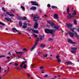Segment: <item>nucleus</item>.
<instances>
[{
	"label": "nucleus",
	"instance_id": "nucleus-16",
	"mask_svg": "<svg viewBox=\"0 0 79 79\" xmlns=\"http://www.w3.org/2000/svg\"><path fill=\"white\" fill-rule=\"evenodd\" d=\"M27 62V61H25V62H23L22 64L20 65V68H23V65L24 64H26V62Z\"/></svg>",
	"mask_w": 79,
	"mask_h": 79
},
{
	"label": "nucleus",
	"instance_id": "nucleus-9",
	"mask_svg": "<svg viewBox=\"0 0 79 79\" xmlns=\"http://www.w3.org/2000/svg\"><path fill=\"white\" fill-rule=\"evenodd\" d=\"M5 19L6 20H7V21H9V22H10V23H13V21L10 18H5Z\"/></svg>",
	"mask_w": 79,
	"mask_h": 79
},
{
	"label": "nucleus",
	"instance_id": "nucleus-53",
	"mask_svg": "<svg viewBox=\"0 0 79 79\" xmlns=\"http://www.w3.org/2000/svg\"><path fill=\"white\" fill-rule=\"evenodd\" d=\"M44 17H45V18H47L48 17V16L47 15H45Z\"/></svg>",
	"mask_w": 79,
	"mask_h": 79
},
{
	"label": "nucleus",
	"instance_id": "nucleus-37",
	"mask_svg": "<svg viewBox=\"0 0 79 79\" xmlns=\"http://www.w3.org/2000/svg\"><path fill=\"white\" fill-rule=\"evenodd\" d=\"M56 59H57V60H58V59H59V58H60V56H59V55H57L56 56Z\"/></svg>",
	"mask_w": 79,
	"mask_h": 79
},
{
	"label": "nucleus",
	"instance_id": "nucleus-57",
	"mask_svg": "<svg viewBox=\"0 0 79 79\" xmlns=\"http://www.w3.org/2000/svg\"><path fill=\"white\" fill-rule=\"evenodd\" d=\"M34 36H35V37H37V35L35 34H34Z\"/></svg>",
	"mask_w": 79,
	"mask_h": 79
},
{
	"label": "nucleus",
	"instance_id": "nucleus-25",
	"mask_svg": "<svg viewBox=\"0 0 79 79\" xmlns=\"http://www.w3.org/2000/svg\"><path fill=\"white\" fill-rule=\"evenodd\" d=\"M44 38V36L41 35H40V40H42Z\"/></svg>",
	"mask_w": 79,
	"mask_h": 79
},
{
	"label": "nucleus",
	"instance_id": "nucleus-31",
	"mask_svg": "<svg viewBox=\"0 0 79 79\" xmlns=\"http://www.w3.org/2000/svg\"><path fill=\"white\" fill-rule=\"evenodd\" d=\"M74 24H77V22L76 21V20H74Z\"/></svg>",
	"mask_w": 79,
	"mask_h": 79
},
{
	"label": "nucleus",
	"instance_id": "nucleus-49",
	"mask_svg": "<svg viewBox=\"0 0 79 79\" xmlns=\"http://www.w3.org/2000/svg\"><path fill=\"white\" fill-rule=\"evenodd\" d=\"M3 15L4 16H7L6 14L5 13H4L3 14Z\"/></svg>",
	"mask_w": 79,
	"mask_h": 79
},
{
	"label": "nucleus",
	"instance_id": "nucleus-28",
	"mask_svg": "<svg viewBox=\"0 0 79 79\" xmlns=\"http://www.w3.org/2000/svg\"><path fill=\"white\" fill-rule=\"evenodd\" d=\"M21 8L23 10V11H25V9L24 8V7H23V6H21Z\"/></svg>",
	"mask_w": 79,
	"mask_h": 79
},
{
	"label": "nucleus",
	"instance_id": "nucleus-29",
	"mask_svg": "<svg viewBox=\"0 0 79 79\" xmlns=\"http://www.w3.org/2000/svg\"><path fill=\"white\" fill-rule=\"evenodd\" d=\"M18 49H20V50H27V49L26 48H24L23 49L22 48V47H20Z\"/></svg>",
	"mask_w": 79,
	"mask_h": 79
},
{
	"label": "nucleus",
	"instance_id": "nucleus-35",
	"mask_svg": "<svg viewBox=\"0 0 79 79\" xmlns=\"http://www.w3.org/2000/svg\"><path fill=\"white\" fill-rule=\"evenodd\" d=\"M48 56V55H47V54H45L43 56L44 57H45V58H47Z\"/></svg>",
	"mask_w": 79,
	"mask_h": 79
},
{
	"label": "nucleus",
	"instance_id": "nucleus-27",
	"mask_svg": "<svg viewBox=\"0 0 79 79\" xmlns=\"http://www.w3.org/2000/svg\"><path fill=\"white\" fill-rule=\"evenodd\" d=\"M21 19H22V17H21L18 16L17 17V19H18V20H20Z\"/></svg>",
	"mask_w": 79,
	"mask_h": 79
},
{
	"label": "nucleus",
	"instance_id": "nucleus-54",
	"mask_svg": "<svg viewBox=\"0 0 79 79\" xmlns=\"http://www.w3.org/2000/svg\"><path fill=\"white\" fill-rule=\"evenodd\" d=\"M44 77H48V75H46Z\"/></svg>",
	"mask_w": 79,
	"mask_h": 79
},
{
	"label": "nucleus",
	"instance_id": "nucleus-56",
	"mask_svg": "<svg viewBox=\"0 0 79 79\" xmlns=\"http://www.w3.org/2000/svg\"><path fill=\"white\" fill-rule=\"evenodd\" d=\"M12 56H14V57H16V56H15V54H13L12 55Z\"/></svg>",
	"mask_w": 79,
	"mask_h": 79
},
{
	"label": "nucleus",
	"instance_id": "nucleus-62",
	"mask_svg": "<svg viewBox=\"0 0 79 79\" xmlns=\"http://www.w3.org/2000/svg\"><path fill=\"white\" fill-rule=\"evenodd\" d=\"M18 34H21L22 33L20 32H19L18 33Z\"/></svg>",
	"mask_w": 79,
	"mask_h": 79
},
{
	"label": "nucleus",
	"instance_id": "nucleus-32",
	"mask_svg": "<svg viewBox=\"0 0 79 79\" xmlns=\"http://www.w3.org/2000/svg\"><path fill=\"white\" fill-rule=\"evenodd\" d=\"M22 27L23 29H26L27 27V26L23 25Z\"/></svg>",
	"mask_w": 79,
	"mask_h": 79
},
{
	"label": "nucleus",
	"instance_id": "nucleus-11",
	"mask_svg": "<svg viewBox=\"0 0 79 79\" xmlns=\"http://www.w3.org/2000/svg\"><path fill=\"white\" fill-rule=\"evenodd\" d=\"M71 14L74 16V15H77V13L76 12V11L75 10H72Z\"/></svg>",
	"mask_w": 79,
	"mask_h": 79
},
{
	"label": "nucleus",
	"instance_id": "nucleus-36",
	"mask_svg": "<svg viewBox=\"0 0 79 79\" xmlns=\"http://www.w3.org/2000/svg\"><path fill=\"white\" fill-rule=\"evenodd\" d=\"M0 24L1 25H2V26H5V24L3 23L2 22H0Z\"/></svg>",
	"mask_w": 79,
	"mask_h": 79
},
{
	"label": "nucleus",
	"instance_id": "nucleus-61",
	"mask_svg": "<svg viewBox=\"0 0 79 79\" xmlns=\"http://www.w3.org/2000/svg\"><path fill=\"white\" fill-rule=\"evenodd\" d=\"M50 48H51V49H53V47H50Z\"/></svg>",
	"mask_w": 79,
	"mask_h": 79
},
{
	"label": "nucleus",
	"instance_id": "nucleus-39",
	"mask_svg": "<svg viewBox=\"0 0 79 79\" xmlns=\"http://www.w3.org/2000/svg\"><path fill=\"white\" fill-rule=\"evenodd\" d=\"M71 50H77V48H71Z\"/></svg>",
	"mask_w": 79,
	"mask_h": 79
},
{
	"label": "nucleus",
	"instance_id": "nucleus-59",
	"mask_svg": "<svg viewBox=\"0 0 79 79\" xmlns=\"http://www.w3.org/2000/svg\"><path fill=\"white\" fill-rule=\"evenodd\" d=\"M38 54H39V53H42V52H37Z\"/></svg>",
	"mask_w": 79,
	"mask_h": 79
},
{
	"label": "nucleus",
	"instance_id": "nucleus-47",
	"mask_svg": "<svg viewBox=\"0 0 79 79\" xmlns=\"http://www.w3.org/2000/svg\"><path fill=\"white\" fill-rule=\"evenodd\" d=\"M23 24L25 26H27V23H26V22L24 23H23Z\"/></svg>",
	"mask_w": 79,
	"mask_h": 79
},
{
	"label": "nucleus",
	"instance_id": "nucleus-46",
	"mask_svg": "<svg viewBox=\"0 0 79 79\" xmlns=\"http://www.w3.org/2000/svg\"><path fill=\"white\" fill-rule=\"evenodd\" d=\"M14 65L16 66H18V64H17V63H15L14 64Z\"/></svg>",
	"mask_w": 79,
	"mask_h": 79
},
{
	"label": "nucleus",
	"instance_id": "nucleus-15",
	"mask_svg": "<svg viewBox=\"0 0 79 79\" xmlns=\"http://www.w3.org/2000/svg\"><path fill=\"white\" fill-rule=\"evenodd\" d=\"M69 35L70 37H74V35H73V33L71 32H69Z\"/></svg>",
	"mask_w": 79,
	"mask_h": 79
},
{
	"label": "nucleus",
	"instance_id": "nucleus-58",
	"mask_svg": "<svg viewBox=\"0 0 79 79\" xmlns=\"http://www.w3.org/2000/svg\"><path fill=\"white\" fill-rule=\"evenodd\" d=\"M50 57H49V58H51V57L52 56V55H50Z\"/></svg>",
	"mask_w": 79,
	"mask_h": 79
},
{
	"label": "nucleus",
	"instance_id": "nucleus-42",
	"mask_svg": "<svg viewBox=\"0 0 79 79\" xmlns=\"http://www.w3.org/2000/svg\"><path fill=\"white\" fill-rule=\"evenodd\" d=\"M47 7H48V8H50V4H48L47 5Z\"/></svg>",
	"mask_w": 79,
	"mask_h": 79
},
{
	"label": "nucleus",
	"instance_id": "nucleus-2",
	"mask_svg": "<svg viewBox=\"0 0 79 79\" xmlns=\"http://www.w3.org/2000/svg\"><path fill=\"white\" fill-rule=\"evenodd\" d=\"M45 32L47 34H50L52 35V37H53V34L54 33V31L52 30H50L49 29H46L45 30Z\"/></svg>",
	"mask_w": 79,
	"mask_h": 79
},
{
	"label": "nucleus",
	"instance_id": "nucleus-50",
	"mask_svg": "<svg viewBox=\"0 0 79 79\" xmlns=\"http://www.w3.org/2000/svg\"><path fill=\"white\" fill-rule=\"evenodd\" d=\"M2 10L3 11H5V9H4V8L2 7Z\"/></svg>",
	"mask_w": 79,
	"mask_h": 79
},
{
	"label": "nucleus",
	"instance_id": "nucleus-21",
	"mask_svg": "<svg viewBox=\"0 0 79 79\" xmlns=\"http://www.w3.org/2000/svg\"><path fill=\"white\" fill-rule=\"evenodd\" d=\"M54 17L56 19H58L59 18L57 14H54Z\"/></svg>",
	"mask_w": 79,
	"mask_h": 79
},
{
	"label": "nucleus",
	"instance_id": "nucleus-7",
	"mask_svg": "<svg viewBox=\"0 0 79 79\" xmlns=\"http://www.w3.org/2000/svg\"><path fill=\"white\" fill-rule=\"evenodd\" d=\"M67 42H69V43L70 44H76V43L73 42L72 41V40H70V39H68L67 40Z\"/></svg>",
	"mask_w": 79,
	"mask_h": 79
},
{
	"label": "nucleus",
	"instance_id": "nucleus-12",
	"mask_svg": "<svg viewBox=\"0 0 79 79\" xmlns=\"http://www.w3.org/2000/svg\"><path fill=\"white\" fill-rule=\"evenodd\" d=\"M54 28L56 29V30L54 31H56V30H58L59 31H60V30H61V29H59V27L58 26H54Z\"/></svg>",
	"mask_w": 79,
	"mask_h": 79
},
{
	"label": "nucleus",
	"instance_id": "nucleus-10",
	"mask_svg": "<svg viewBox=\"0 0 79 79\" xmlns=\"http://www.w3.org/2000/svg\"><path fill=\"white\" fill-rule=\"evenodd\" d=\"M34 27V28H35L36 29L38 27V23H37V21H35Z\"/></svg>",
	"mask_w": 79,
	"mask_h": 79
},
{
	"label": "nucleus",
	"instance_id": "nucleus-41",
	"mask_svg": "<svg viewBox=\"0 0 79 79\" xmlns=\"http://www.w3.org/2000/svg\"><path fill=\"white\" fill-rule=\"evenodd\" d=\"M57 60L59 62V63H61V60L60 59H58Z\"/></svg>",
	"mask_w": 79,
	"mask_h": 79
},
{
	"label": "nucleus",
	"instance_id": "nucleus-55",
	"mask_svg": "<svg viewBox=\"0 0 79 79\" xmlns=\"http://www.w3.org/2000/svg\"><path fill=\"white\" fill-rule=\"evenodd\" d=\"M2 57H5V56H0V58H2Z\"/></svg>",
	"mask_w": 79,
	"mask_h": 79
},
{
	"label": "nucleus",
	"instance_id": "nucleus-13",
	"mask_svg": "<svg viewBox=\"0 0 79 79\" xmlns=\"http://www.w3.org/2000/svg\"><path fill=\"white\" fill-rule=\"evenodd\" d=\"M6 14H7L8 15L10 16H11L12 17H13L14 16V15H13V14H10L9 12H8L6 13Z\"/></svg>",
	"mask_w": 79,
	"mask_h": 79
},
{
	"label": "nucleus",
	"instance_id": "nucleus-40",
	"mask_svg": "<svg viewBox=\"0 0 79 79\" xmlns=\"http://www.w3.org/2000/svg\"><path fill=\"white\" fill-rule=\"evenodd\" d=\"M49 41H52L53 39L52 38H49L48 39Z\"/></svg>",
	"mask_w": 79,
	"mask_h": 79
},
{
	"label": "nucleus",
	"instance_id": "nucleus-3",
	"mask_svg": "<svg viewBox=\"0 0 79 79\" xmlns=\"http://www.w3.org/2000/svg\"><path fill=\"white\" fill-rule=\"evenodd\" d=\"M31 16L32 17H34L33 19V20L34 21H37V19H39V20H40L42 19L40 18V17L38 16V15L37 14H35L33 15L32 14L31 15Z\"/></svg>",
	"mask_w": 79,
	"mask_h": 79
},
{
	"label": "nucleus",
	"instance_id": "nucleus-24",
	"mask_svg": "<svg viewBox=\"0 0 79 79\" xmlns=\"http://www.w3.org/2000/svg\"><path fill=\"white\" fill-rule=\"evenodd\" d=\"M74 29H75V28H72L70 29V30L71 31L73 32H74V33L75 32L74 31Z\"/></svg>",
	"mask_w": 79,
	"mask_h": 79
},
{
	"label": "nucleus",
	"instance_id": "nucleus-20",
	"mask_svg": "<svg viewBox=\"0 0 79 79\" xmlns=\"http://www.w3.org/2000/svg\"><path fill=\"white\" fill-rule=\"evenodd\" d=\"M12 30L14 32H19V31L18 30H17L15 28H13L12 29Z\"/></svg>",
	"mask_w": 79,
	"mask_h": 79
},
{
	"label": "nucleus",
	"instance_id": "nucleus-17",
	"mask_svg": "<svg viewBox=\"0 0 79 79\" xmlns=\"http://www.w3.org/2000/svg\"><path fill=\"white\" fill-rule=\"evenodd\" d=\"M45 47V44H41L40 45V47L41 48H44Z\"/></svg>",
	"mask_w": 79,
	"mask_h": 79
},
{
	"label": "nucleus",
	"instance_id": "nucleus-14",
	"mask_svg": "<svg viewBox=\"0 0 79 79\" xmlns=\"http://www.w3.org/2000/svg\"><path fill=\"white\" fill-rule=\"evenodd\" d=\"M47 23L50 24V26H54V23L52 22V23H51V21H47Z\"/></svg>",
	"mask_w": 79,
	"mask_h": 79
},
{
	"label": "nucleus",
	"instance_id": "nucleus-51",
	"mask_svg": "<svg viewBox=\"0 0 79 79\" xmlns=\"http://www.w3.org/2000/svg\"><path fill=\"white\" fill-rule=\"evenodd\" d=\"M25 34H27V35H28V36H29V34H28V33H27V32H25Z\"/></svg>",
	"mask_w": 79,
	"mask_h": 79
},
{
	"label": "nucleus",
	"instance_id": "nucleus-64",
	"mask_svg": "<svg viewBox=\"0 0 79 79\" xmlns=\"http://www.w3.org/2000/svg\"><path fill=\"white\" fill-rule=\"evenodd\" d=\"M28 26H31V24L30 23H28Z\"/></svg>",
	"mask_w": 79,
	"mask_h": 79
},
{
	"label": "nucleus",
	"instance_id": "nucleus-22",
	"mask_svg": "<svg viewBox=\"0 0 79 79\" xmlns=\"http://www.w3.org/2000/svg\"><path fill=\"white\" fill-rule=\"evenodd\" d=\"M36 7H31L30 8V10H36Z\"/></svg>",
	"mask_w": 79,
	"mask_h": 79
},
{
	"label": "nucleus",
	"instance_id": "nucleus-19",
	"mask_svg": "<svg viewBox=\"0 0 79 79\" xmlns=\"http://www.w3.org/2000/svg\"><path fill=\"white\" fill-rule=\"evenodd\" d=\"M66 26L68 27H72V24H71L67 23Z\"/></svg>",
	"mask_w": 79,
	"mask_h": 79
},
{
	"label": "nucleus",
	"instance_id": "nucleus-60",
	"mask_svg": "<svg viewBox=\"0 0 79 79\" xmlns=\"http://www.w3.org/2000/svg\"><path fill=\"white\" fill-rule=\"evenodd\" d=\"M12 64V62H11L9 64V65H11Z\"/></svg>",
	"mask_w": 79,
	"mask_h": 79
},
{
	"label": "nucleus",
	"instance_id": "nucleus-26",
	"mask_svg": "<svg viewBox=\"0 0 79 79\" xmlns=\"http://www.w3.org/2000/svg\"><path fill=\"white\" fill-rule=\"evenodd\" d=\"M51 8H52V9H54V8H56H56H57V7L56 6H52Z\"/></svg>",
	"mask_w": 79,
	"mask_h": 79
},
{
	"label": "nucleus",
	"instance_id": "nucleus-4",
	"mask_svg": "<svg viewBox=\"0 0 79 79\" xmlns=\"http://www.w3.org/2000/svg\"><path fill=\"white\" fill-rule=\"evenodd\" d=\"M39 38H37V40H36V41L34 45L31 48V50H34V49L35 48L36 46L37 45V44H38V43L39 42Z\"/></svg>",
	"mask_w": 79,
	"mask_h": 79
},
{
	"label": "nucleus",
	"instance_id": "nucleus-33",
	"mask_svg": "<svg viewBox=\"0 0 79 79\" xmlns=\"http://www.w3.org/2000/svg\"><path fill=\"white\" fill-rule=\"evenodd\" d=\"M23 68L26 69L27 68V65H26V64H25L24 65L23 67Z\"/></svg>",
	"mask_w": 79,
	"mask_h": 79
},
{
	"label": "nucleus",
	"instance_id": "nucleus-5",
	"mask_svg": "<svg viewBox=\"0 0 79 79\" xmlns=\"http://www.w3.org/2000/svg\"><path fill=\"white\" fill-rule=\"evenodd\" d=\"M16 53L17 54H18V53H19V54L20 55H21L20 56H19L16 57V59H19V58H21V56H22V55H23V52H16Z\"/></svg>",
	"mask_w": 79,
	"mask_h": 79
},
{
	"label": "nucleus",
	"instance_id": "nucleus-44",
	"mask_svg": "<svg viewBox=\"0 0 79 79\" xmlns=\"http://www.w3.org/2000/svg\"><path fill=\"white\" fill-rule=\"evenodd\" d=\"M22 19L23 20H25V19H26V17H24Z\"/></svg>",
	"mask_w": 79,
	"mask_h": 79
},
{
	"label": "nucleus",
	"instance_id": "nucleus-48",
	"mask_svg": "<svg viewBox=\"0 0 79 79\" xmlns=\"http://www.w3.org/2000/svg\"><path fill=\"white\" fill-rule=\"evenodd\" d=\"M10 71V69H9V68H8V69L7 70V71H6V73H8V71Z\"/></svg>",
	"mask_w": 79,
	"mask_h": 79
},
{
	"label": "nucleus",
	"instance_id": "nucleus-23",
	"mask_svg": "<svg viewBox=\"0 0 79 79\" xmlns=\"http://www.w3.org/2000/svg\"><path fill=\"white\" fill-rule=\"evenodd\" d=\"M73 34H75V36L77 38H79V35H77V33H76V32H75L74 33H73Z\"/></svg>",
	"mask_w": 79,
	"mask_h": 79
},
{
	"label": "nucleus",
	"instance_id": "nucleus-34",
	"mask_svg": "<svg viewBox=\"0 0 79 79\" xmlns=\"http://www.w3.org/2000/svg\"><path fill=\"white\" fill-rule=\"evenodd\" d=\"M15 69H18V70H21V69H20V68H19V67L17 68L15 67Z\"/></svg>",
	"mask_w": 79,
	"mask_h": 79
},
{
	"label": "nucleus",
	"instance_id": "nucleus-6",
	"mask_svg": "<svg viewBox=\"0 0 79 79\" xmlns=\"http://www.w3.org/2000/svg\"><path fill=\"white\" fill-rule=\"evenodd\" d=\"M27 30L28 31V32H31V31H32L33 32H34V33H35V34H38V33H39V31L38 30H36L32 29H28Z\"/></svg>",
	"mask_w": 79,
	"mask_h": 79
},
{
	"label": "nucleus",
	"instance_id": "nucleus-18",
	"mask_svg": "<svg viewBox=\"0 0 79 79\" xmlns=\"http://www.w3.org/2000/svg\"><path fill=\"white\" fill-rule=\"evenodd\" d=\"M70 52L72 53H75L76 52V50H72L70 51Z\"/></svg>",
	"mask_w": 79,
	"mask_h": 79
},
{
	"label": "nucleus",
	"instance_id": "nucleus-52",
	"mask_svg": "<svg viewBox=\"0 0 79 79\" xmlns=\"http://www.w3.org/2000/svg\"><path fill=\"white\" fill-rule=\"evenodd\" d=\"M10 58V57H6V59H7V60H9Z\"/></svg>",
	"mask_w": 79,
	"mask_h": 79
},
{
	"label": "nucleus",
	"instance_id": "nucleus-30",
	"mask_svg": "<svg viewBox=\"0 0 79 79\" xmlns=\"http://www.w3.org/2000/svg\"><path fill=\"white\" fill-rule=\"evenodd\" d=\"M19 25L20 27H21V26H22V22L21 21L19 22Z\"/></svg>",
	"mask_w": 79,
	"mask_h": 79
},
{
	"label": "nucleus",
	"instance_id": "nucleus-8",
	"mask_svg": "<svg viewBox=\"0 0 79 79\" xmlns=\"http://www.w3.org/2000/svg\"><path fill=\"white\" fill-rule=\"evenodd\" d=\"M30 3H32V4L33 5H35V6H38V5H39L36 2H34L33 1H31L30 2Z\"/></svg>",
	"mask_w": 79,
	"mask_h": 79
},
{
	"label": "nucleus",
	"instance_id": "nucleus-63",
	"mask_svg": "<svg viewBox=\"0 0 79 79\" xmlns=\"http://www.w3.org/2000/svg\"><path fill=\"white\" fill-rule=\"evenodd\" d=\"M6 71V70H5L4 71L3 73H5Z\"/></svg>",
	"mask_w": 79,
	"mask_h": 79
},
{
	"label": "nucleus",
	"instance_id": "nucleus-43",
	"mask_svg": "<svg viewBox=\"0 0 79 79\" xmlns=\"http://www.w3.org/2000/svg\"><path fill=\"white\" fill-rule=\"evenodd\" d=\"M27 76L28 77H30V76H31V75L29 73H27Z\"/></svg>",
	"mask_w": 79,
	"mask_h": 79
},
{
	"label": "nucleus",
	"instance_id": "nucleus-45",
	"mask_svg": "<svg viewBox=\"0 0 79 79\" xmlns=\"http://www.w3.org/2000/svg\"><path fill=\"white\" fill-rule=\"evenodd\" d=\"M39 68L40 69H43L44 68V66H41L40 67H39Z\"/></svg>",
	"mask_w": 79,
	"mask_h": 79
},
{
	"label": "nucleus",
	"instance_id": "nucleus-38",
	"mask_svg": "<svg viewBox=\"0 0 79 79\" xmlns=\"http://www.w3.org/2000/svg\"><path fill=\"white\" fill-rule=\"evenodd\" d=\"M66 63H68V64H72V63L71 62H66Z\"/></svg>",
	"mask_w": 79,
	"mask_h": 79
},
{
	"label": "nucleus",
	"instance_id": "nucleus-1",
	"mask_svg": "<svg viewBox=\"0 0 79 79\" xmlns=\"http://www.w3.org/2000/svg\"><path fill=\"white\" fill-rule=\"evenodd\" d=\"M67 13L68 14V15L67 16V18L69 19H71L74 16L72 14L69 13V7H68L67 9Z\"/></svg>",
	"mask_w": 79,
	"mask_h": 79
}]
</instances>
